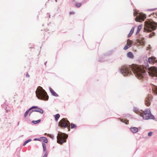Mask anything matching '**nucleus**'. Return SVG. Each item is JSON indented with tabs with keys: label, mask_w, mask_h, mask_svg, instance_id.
<instances>
[{
	"label": "nucleus",
	"mask_w": 157,
	"mask_h": 157,
	"mask_svg": "<svg viewBox=\"0 0 157 157\" xmlns=\"http://www.w3.org/2000/svg\"><path fill=\"white\" fill-rule=\"evenodd\" d=\"M144 67L134 64L131 66H123L120 69V72L124 75L131 74L132 72L138 78H143L145 74Z\"/></svg>",
	"instance_id": "obj_1"
},
{
	"label": "nucleus",
	"mask_w": 157,
	"mask_h": 157,
	"mask_svg": "<svg viewBox=\"0 0 157 157\" xmlns=\"http://www.w3.org/2000/svg\"><path fill=\"white\" fill-rule=\"evenodd\" d=\"M35 93L36 96L38 99L45 100H47L48 99V97L47 93L42 87H38Z\"/></svg>",
	"instance_id": "obj_2"
},
{
	"label": "nucleus",
	"mask_w": 157,
	"mask_h": 157,
	"mask_svg": "<svg viewBox=\"0 0 157 157\" xmlns=\"http://www.w3.org/2000/svg\"><path fill=\"white\" fill-rule=\"evenodd\" d=\"M157 27V23L151 20H148L145 22L144 29L145 31L151 32V30H155Z\"/></svg>",
	"instance_id": "obj_3"
},
{
	"label": "nucleus",
	"mask_w": 157,
	"mask_h": 157,
	"mask_svg": "<svg viewBox=\"0 0 157 157\" xmlns=\"http://www.w3.org/2000/svg\"><path fill=\"white\" fill-rule=\"evenodd\" d=\"M134 111L138 115L143 117L144 120L153 119L154 116L151 114L150 110L147 109L144 111H137L135 108L134 109Z\"/></svg>",
	"instance_id": "obj_4"
},
{
	"label": "nucleus",
	"mask_w": 157,
	"mask_h": 157,
	"mask_svg": "<svg viewBox=\"0 0 157 157\" xmlns=\"http://www.w3.org/2000/svg\"><path fill=\"white\" fill-rule=\"evenodd\" d=\"M67 137V136L64 133L59 132L57 136V142L59 144H62L66 142L65 139Z\"/></svg>",
	"instance_id": "obj_5"
},
{
	"label": "nucleus",
	"mask_w": 157,
	"mask_h": 157,
	"mask_svg": "<svg viewBox=\"0 0 157 157\" xmlns=\"http://www.w3.org/2000/svg\"><path fill=\"white\" fill-rule=\"evenodd\" d=\"M149 74L150 75L154 77L156 79L157 77V69L156 67L153 66L149 68Z\"/></svg>",
	"instance_id": "obj_6"
},
{
	"label": "nucleus",
	"mask_w": 157,
	"mask_h": 157,
	"mask_svg": "<svg viewBox=\"0 0 157 157\" xmlns=\"http://www.w3.org/2000/svg\"><path fill=\"white\" fill-rule=\"evenodd\" d=\"M59 125L61 127H63L64 128L67 127L69 128L70 127V122L67 120H66L64 118L62 119L59 122Z\"/></svg>",
	"instance_id": "obj_7"
},
{
	"label": "nucleus",
	"mask_w": 157,
	"mask_h": 157,
	"mask_svg": "<svg viewBox=\"0 0 157 157\" xmlns=\"http://www.w3.org/2000/svg\"><path fill=\"white\" fill-rule=\"evenodd\" d=\"M146 18V15L143 13H140L135 18V21L137 22H141Z\"/></svg>",
	"instance_id": "obj_8"
},
{
	"label": "nucleus",
	"mask_w": 157,
	"mask_h": 157,
	"mask_svg": "<svg viewBox=\"0 0 157 157\" xmlns=\"http://www.w3.org/2000/svg\"><path fill=\"white\" fill-rule=\"evenodd\" d=\"M153 98L151 95H149L146 99L145 101V104L148 106L150 105V103L152 100Z\"/></svg>",
	"instance_id": "obj_9"
},
{
	"label": "nucleus",
	"mask_w": 157,
	"mask_h": 157,
	"mask_svg": "<svg viewBox=\"0 0 157 157\" xmlns=\"http://www.w3.org/2000/svg\"><path fill=\"white\" fill-rule=\"evenodd\" d=\"M148 61L149 63L151 64L155 63L157 62V60L154 57H151L149 58L148 59Z\"/></svg>",
	"instance_id": "obj_10"
},
{
	"label": "nucleus",
	"mask_w": 157,
	"mask_h": 157,
	"mask_svg": "<svg viewBox=\"0 0 157 157\" xmlns=\"http://www.w3.org/2000/svg\"><path fill=\"white\" fill-rule=\"evenodd\" d=\"M130 130L133 133H136L138 132V128L135 127H131Z\"/></svg>",
	"instance_id": "obj_11"
},
{
	"label": "nucleus",
	"mask_w": 157,
	"mask_h": 157,
	"mask_svg": "<svg viewBox=\"0 0 157 157\" xmlns=\"http://www.w3.org/2000/svg\"><path fill=\"white\" fill-rule=\"evenodd\" d=\"M37 108V106H33L30 108L27 111H26L24 114V116L25 117H26L27 115L29 113V112L32 109H34V108Z\"/></svg>",
	"instance_id": "obj_12"
},
{
	"label": "nucleus",
	"mask_w": 157,
	"mask_h": 157,
	"mask_svg": "<svg viewBox=\"0 0 157 157\" xmlns=\"http://www.w3.org/2000/svg\"><path fill=\"white\" fill-rule=\"evenodd\" d=\"M50 91L52 94L55 97H58V95L50 87H49Z\"/></svg>",
	"instance_id": "obj_13"
},
{
	"label": "nucleus",
	"mask_w": 157,
	"mask_h": 157,
	"mask_svg": "<svg viewBox=\"0 0 157 157\" xmlns=\"http://www.w3.org/2000/svg\"><path fill=\"white\" fill-rule=\"evenodd\" d=\"M36 108V109L34 110V112H38L42 114L43 113L44 111L42 109L38 108L37 106V108Z\"/></svg>",
	"instance_id": "obj_14"
},
{
	"label": "nucleus",
	"mask_w": 157,
	"mask_h": 157,
	"mask_svg": "<svg viewBox=\"0 0 157 157\" xmlns=\"http://www.w3.org/2000/svg\"><path fill=\"white\" fill-rule=\"evenodd\" d=\"M134 30V27H133L131 29V30L129 34L128 35V37H130L132 35V33H133Z\"/></svg>",
	"instance_id": "obj_15"
},
{
	"label": "nucleus",
	"mask_w": 157,
	"mask_h": 157,
	"mask_svg": "<svg viewBox=\"0 0 157 157\" xmlns=\"http://www.w3.org/2000/svg\"><path fill=\"white\" fill-rule=\"evenodd\" d=\"M142 25H140L138 26L137 32H136V34H138L139 33V32H140L141 29V28H142Z\"/></svg>",
	"instance_id": "obj_16"
},
{
	"label": "nucleus",
	"mask_w": 157,
	"mask_h": 157,
	"mask_svg": "<svg viewBox=\"0 0 157 157\" xmlns=\"http://www.w3.org/2000/svg\"><path fill=\"white\" fill-rule=\"evenodd\" d=\"M144 38H143L142 39V40H139L138 41V43L139 44L141 45H143L144 44Z\"/></svg>",
	"instance_id": "obj_17"
},
{
	"label": "nucleus",
	"mask_w": 157,
	"mask_h": 157,
	"mask_svg": "<svg viewBox=\"0 0 157 157\" xmlns=\"http://www.w3.org/2000/svg\"><path fill=\"white\" fill-rule=\"evenodd\" d=\"M132 43V40L128 39L127 40V45L129 47H130Z\"/></svg>",
	"instance_id": "obj_18"
},
{
	"label": "nucleus",
	"mask_w": 157,
	"mask_h": 157,
	"mask_svg": "<svg viewBox=\"0 0 157 157\" xmlns=\"http://www.w3.org/2000/svg\"><path fill=\"white\" fill-rule=\"evenodd\" d=\"M42 140L43 141L44 143H47L48 142V140L47 138L45 137H41Z\"/></svg>",
	"instance_id": "obj_19"
},
{
	"label": "nucleus",
	"mask_w": 157,
	"mask_h": 157,
	"mask_svg": "<svg viewBox=\"0 0 157 157\" xmlns=\"http://www.w3.org/2000/svg\"><path fill=\"white\" fill-rule=\"evenodd\" d=\"M154 92L157 95V86H154L152 88Z\"/></svg>",
	"instance_id": "obj_20"
},
{
	"label": "nucleus",
	"mask_w": 157,
	"mask_h": 157,
	"mask_svg": "<svg viewBox=\"0 0 157 157\" xmlns=\"http://www.w3.org/2000/svg\"><path fill=\"white\" fill-rule=\"evenodd\" d=\"M127 56L130 58H132L133 57L132 53L131 52H129L128 53Z\"/></svg>",
	"instance_id": "obj_21"
},
{
	"label": "nucleus",
	"mask_w": 157,
	"mask_h": 157,
	"mask_svg": "<svg viewBox=\"0 0 157 157\" xmlns=\"http://www.w3.org/2000/svg\"><path fill=\"white\" fill-rule=\"evenodd\" d=\"M60 117V115L59 114H57L55 115V120L56 121H57L59 117Z\"/></svg>",
	"instance_id": "obj_22"
},
{
	"label": "nucleus",
	"mask_w": 157,
	"mask_h": 157,
	"mask_svg": "<svg viewBox=\"0 0 157 157\" xmlns=\"http://www.w3.org/2000/svg\"><path fill=\"white\" fill-rule=\"evenodd\" d=\"M31 141V139H29L27 140H26L24 143L23 145L24 146H25L27 143Z\"/></svg>",
	"instance_id": "obj_23"
},
{
	"label": "nucleus",
	"mask_w": 157,
	"mask_h": 157,
	"mask_svg": "<svg viewBox=\"0 0 157 157\" xmlns=\"http://www.w3.org/2000/svg\"><path fill=\"white\" fill-rule=\"evenodd\" d=\"M40 121V120H38L37 121H33L32 122L34 124H36L39 123Z\"/></svg>",
	"instance_id": "obj_24"
},
{
	"label": "nucleus",
	"mask_w": 157,
	"mask_h": 157,
	"mask_svg": "<svg viewBox=\"0 0 157 157\" xmlns=\"http://www.w3.org/2000/svg\"><path fill=\"white\" fill-rule=\"evenodd\" d=\"M145 63H146L145 65H144V67H145L146 68H147L148 67V61H147V60H146L145 61H144Z\"/></svg>",
	"instance_id": "obj_25"
},
{
	"label": "nucleus",
	"mask_w": 157,
	"mask_h": 157,
	"mask_svg": "<svg viewBox=\"0 0 157 157\" xmlns=\"http://www.w3.org/2000/svg\"><path fill=\"white\" fill-rule=\"evenodd\" d=\"M42 146L43 148V150L44 151H45L46 150V145L45 143H42Z\"/></svg>",
	"instance_id": "obj_26"
},
{
	"label": "nucleus",
	"mask_w": 157,
	"mask_h": 157,
	"mask_svg": "<svg viewBox=\"0 0 157 157\" xmlns=\"http://www.w3.org/2000/svg\"><path fill=\"white\" fill-rule=\"evenodd\" d=\"M121 121L123 122H124L126 124H128V121H126L125 120H124V121H123V119H121Z\"/></svg>",
	"instance_id": "obj_27"
},
{
	"label": "nucleus",
	"mask_w": 157,
	"mask_h": 157,
	"mask_svg": "<svg viewBox=\"0 0 157 157\" xmlns=\"http://www.w3.org/2000/svg\"><path fill=\"white\" fill-rule=\"evenodd\" d=\"M81 5V3H77L75 4L76 6L77 7H80Z\"/></svg>",
	"instance_id": "obj_28"
},
{
	"label": "nucleus",
	"mask_w": 157,
	"mask_h": 157,
	"mask_svg": "<svg viewBox=\"0 0 157 157\" xmlns=\"http://www.w3.org/2000/svg\"><path fill=\"white\" fill-rule=\"evenodd\" d=\"M71 128H74L75 127H76V125L75 124H73V123L71 124Z\"/></svg>",
	"instance_id": "obj_29"
},
{
	"label": "nucleus",
	"mask_w": 157,
	"mask_h": 157,
	"mask_svg": "<svg viewBox=\"0 0 157 157\" xmlns=\"http://www.w3.org/2000/svg\"><path fill=\"white\" fill-rule=\"evenodd\" d=\"M130 47H129V46H128V45H126L124 46V49L125 50H126L128 48H129Z\"/></svg>",
	"instance_id": "obj_30"
},
{
	"label": "nucleus",
	"mask_w": 157,
	"mask_h": 157,
	"mask_svg": "<svg viewBox=\"0 0 157 157\" xmlns=\"http://www.w3.org/2000/svg\"><path fill=\"white\" fill-rule=\"evenodd\" d=\"M155 34V33L154 32H153L152 33H151L149 35V37L151 38L152 37V36H154Z\"/></svg>",
	"instance_id": "obj_31"
},
{
	"label": "nucleus",
	"mask_w": 157,
	"mask_h": 157,
	"mask_svg": "<svg viewBox=\"0 0 157 157\" xmlns=\"http://www.w3.org/2000/svg\"><path fill=\"white\" fill-rule=\"evenodd\" d=\"M34 140H38V141H42V140L41 139V137L40 138H35V139H34Z\"/></svg>",
	"instance_id": "obj_32"
},
{
	"label": "nucleus",
	"mask_w": 157,
	"mask_h": 157,
	"mask_svg": "<svg viewBox=\"0 0 157 157\" xmlns=\"http://www.w3.org/2000/svg\"><path fill=\"white\" fill-rule=\"evenodd\" d=\"M152 132H150L148 133V136H152Z\"/></svg>",
	"instance_id": "obj_33"
},
{
	"label": "nucleus",
	"mask_w": 157,
	"mask_h": 157,
	"mask_svg": "<svg viewBox=\"0 0 157 157\" xmlns=\"http://www.w3.org/2000/svg\"><path fill=\"white\" fill-rule=\"evenodd\" d=\"M33 111H34V110H31L30 111H29V116H30V114H31L33 112Z\"/></svg>",
	"instance_id": "obj_34"
},
{
	"label": "nucleus",
	"mask_w": 157,
	"mask_h": 157,
	"mask_svg": "<svg viewBox=\"0 0 157 157\" xmlns=\"http://www.w3.org/2000/svg\"><path fill=\"white\" fill-rule=\"evenodd\" d=\"M48 155V153L47 152H46L44 155V156H43V157H47V156Z\"/></svg>",
	"instance_id": "obj_35"
},
{
	"label": "nucleus",
	"mask_w": 157,
	"mask_h": 157,
	"mask_svg": "<svg viewBox=\"0 0 157 157\" xmlns=\"http://www.w3.org/2000/svg\"><path fill=\"white\" fill-rule=\"evenodd\" d=\"M26 77H29V75H27V74L26 75Z\"/></svg>",
	"instance_id": "obj_36"
},
{
	"label": "nucleus",
	"mask_w": 157,
	"mask_h": 157,
	"mask_svg": "<svg viewBox=\"0 0 157 157\" xmlns=\"http://www.w3.org/2000/svg\"><path fill=\"white\" fill-rule=\"evenodd\" d=\"M72 13V12H71L70 13L71 14V13Z\"/></svg>",
	"instance_id": "obj_37"
},
{
	"label": "nucleus",
	"mask_w": 157,
	"mask_h": 157,
	"mask_svg": "<svg viewBox=\"0 0 157 157\" xmlns=\"http://www.w3.org/2000/svg\"><path fill=\"white\" fill-rule=\"evenodd\" d=\"M55 1H56V2L57 1V0H56Z\"/></svg>",
	"instance_id": "obj_38"
},
{
	"label": "nucleus",
	"mask_w": 157,
	"mask_h": 157,
	"mask_svg": "<svg viewBox=\"0 0 157 157\" xmlns=\"http://www.w3.org/2000/svg\"><path fill=\"white\" fill-rule=\"evenodd\" d=\"M50 17V15H49V17Z\"/></svg>",
	"instance_id": "obj_39"
}]
</instances>
